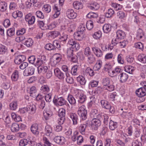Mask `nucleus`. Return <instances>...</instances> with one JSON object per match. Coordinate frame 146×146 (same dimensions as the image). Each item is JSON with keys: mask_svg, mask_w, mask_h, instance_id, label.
<instances>
[{"mask_svg": "<svg viewBox=\"0 0 146 146\" xmlns=\"http://www.w3.org/2000/svg\"><path fill=\"white\" fill-rule=\"evenodd\" d=\"M102 84L103 86L102 88L110 92L114 90V86L111 83L110 79L108 78H104L102 80Z\"/></svg>", "mask_w": 146, "mask_h": 146, "instance_id": "1", "label": "nucleus"}, {"mask_svg": "<svg viewBox=\"0 0 146 146\" xmlns=\"http://www.w3.org/2000/svg\"><path fill=\"white\" fill-rule=\"evenodd\" d=\"M86 106L84 105L81 106L78 109V114L81 119L83 120H86L87 118V111Z\"/></svg>", "mask_w": 146, "mask_h": 146, "instance_id": "2", "label": "nucleus"}, {"mask_svg": "<svg viewBox=\"0 0 146 146\" xmlns=\"http://www.w3.org/2000/svg\"><path fill=\"white\" fill-rule=\"evenodd\" d=\"M76 98L80 103H84L86 100V96L83 94V91L81 90H78L76 92Z\"/></svg>", "mask_w": 146, "mask_h": 146, "instance_id": "3", "label": "nucleus"}, {"mask_svg": "<svg viewBox=\"0 0 146 146\" xmlns=\"http://www.w3.org/2000/svg\"><path fill=\"white\" fill-rule=\"evenodd\" d=\"M58 115L60 118L58 119L59 123L60 124H63L65 120V116L66 114V110L63 108L59 110Z\"/></svg>", "mask_w": 146, "mask_h": 146, "instance_id": "4", "label": "nucleus"}, {"mask_svg": "<svg viewBox=\"0 0 146 146\" xmlns=\"http://www.w3.org/2000/svg\"><path fill=\"white\" fill-rule=\"evenodd\" d=\"M53 102L54 104L58 106L64 105L65 104L66 101L63 97H54L53 100Z\"/></svg>", "mask_w": 146, "mask_h": 146, "instance_id": "5", "label": "nucleus"}, {"mask_svg": "<svg viewBox=\"0 0 146 146\" xmlns=\"http://www.w3.org/2000/svg\"><path fill=\"white\" fill-rule=\"evenodd\" d=\"M101 125V122L100 119L94 118L91 121V126L92 129L95 130L98 129V127Z\"/></svg>", "mask_w": 146, "mask_h": 146, "instance_id": "6", "label": "nucleus"}, {"mask_svg": "<svg viewBox=\"0 0 146 146\" xmlns=\"http://www.w3.org/2000/svg\"><path fill=\"white\" fill-rule=\"evenodd\" d=\"M25 20L28 22L29 25H32L35 23V16L33 15L32 14L30 13L25 15Z\"/></svg>", "mask_w": 146, "mask_h": 146, "instance_id": "7", "label": "nucleus"}, {"mask_svg": "<svg viewBox=\"0 0 146 146\" xmlns=\"http://www.w3.org/2000/svg\"><path fill=\"white\" fill-rule=\"evenodd\" d=\"M46 58L44 55L39 56L36 58L35 63V65L37 66H40L44 63V61L46 60Z\"/></svg>", "mask_w": 146, "mask_h": 146, "instance_id": "8", "label": "nucleus"}, {"mask_svg": "<svg viewBox=\"0 0 146 146\" xmlns=\"http://www.w3.org/2000/svg\"><path fill=\"white\" fill-rule=\"evenodd\" d=\"M136 95L140 97L139 100L143 97L146 95V88L144 87H141L137 89L136 91Z\"/></svg>", "mask_w": 146, "mask_h": 146, "instance_id": "9", "label": "nucleus"}, {"mask_svg": "<svg viewBox=\"0 0 146 146\" xmlns=\"http://www.w3.org/2000/svg\"><path fill=\"white\" fill-rule=\"evenodd\" d=\"M54 73L55 76L60 79H63L65 77L64 74L61 72L58 68L54 69Z\"/></svg>", "mask_w": 146, "mask_h": 146, "instance_id": "10", "label": "nucleus"}, {"mask_svg": "<svg viewBox=\"0 0 146 146\" xmlns=\"http://www.w3.org/2000/svg\"><path fill=\"white\" fill-rule=\"evenodd\" d=\"M122 69L118 67H116L113 70H112L110 73V76L113 77L121 73Z\"/></svg>", "mask_w": 146, "mask_h": 146, "instance_id": "11", "label": "nucleus"}, {"mask_svg": "<svg viewBox=\"0 0 146 146\" xmlns=\"http://www.w3.org/2000/svg\"><path fill=\"white\" fill-rule=\"evenodd\" d=\"M45 134L50 137L53 135V133L52 127L49 125L46 126L45 128Z\"/></svg>", "mask_w": 146, "mask_h": 146, "instance_id": "12", "label": "nucleus"}, {"mask_svg": "<svg viewBox=\"0 0 146 146\" xmlns=\"http://www.w3.org/2000/svg\"><path fill=\"white\" fill-rule=\"evenodd\" d=\"M54 14L53 15L52 18H57L60 13V8L56 5H54L53 7Z\"/></svg>", "mask_w": 146, "mask_h": 146, "instance_id": "13", "label": "nucleus"}, {"mask_svg": "<svg viewBox=\"0 0 146 146\" xmlns=\"http://www.w3.org/2000/svg\"><path fill=\"white\" fill-rule=\"evenodd\" d=\"M25 56L23 55H18L15 57L14 62L16 64H20L25 60Z\"/></svg>", "mask_w": 146, "mask_h": 146, "instance_id": "14", "label": "nucleus"}, {"mask_svg": "<svg viewBox=\"0 0 146 146\" xmlns=\"http://www.w3.org/2000/svg\"><path fill=\"white\" fill-rule=\"evenodd\" d=\"M66 15L67 17L69 19H74L77 16V13L72 9H68L66 12Z\"/></svg>", "mask_w": 146, "mask_h": 146, "instance_id": "15", "label": "nucleus"}, {"mask_svg": "<svg viewBox=\"0 0 146 146\" xmlns=\"http://www.w3.org/2000/svg\"><path fill=\"white\" fill-rule=\"evenodd\" d=\"M92 51L95 55L98 57H100L103 55L102 51L98 48L94 47H93L92 49Z\"/></svg>", "mask_w": 146, "mask_h": 146, "instance_id": "16", "label": "nucleus"}, {"mask_svg": "<svg viewBox=\"0 0 146 146\" xmlns=\"http://www.w3.org/2000/svg\"><path fill=\"white\" fill-rule=\"evenodd\" d=\"M128 78V75L125 73H121L118 76V78L121 83L125 82Z\"/></svg>", "mask_w": 146, "mask_h": 146, "instance_id": "17", "label": "nucleus"}, {"mask_svg": "<svg viewBox=\"0 0 146 146\" xmlns=\"http://www.w3.org/2000/svg\"><path fill=\"white\" fill-rule=\"evenodd\" d=\"M31 130L34 134L38 135L39 133L38 124L37 123L33 124L31 127Z\"/></svg>", "mask_w": 146, "mask_h": 146, "instance_id": "18", "label": "nucleus"}, {"mask_svg": "<svg viewBox=\"0 0 146 146\" xmlns=\"http://www.w3.org/2000/svg\"><path fill=\"white\" fill-rule=\"evenodd\" d=\"M27 111L31 114H33L35 112L36 110L35 105L32 104H30L27 106Z\"/></svg>", "mask_w": 146, "mask_h": 146, "instance_id": "19", "label": "nucleus"}, {"mask_svg": "<svg viewBox=\"0 0 146 146\" xmlns=\"http://www.w3.org/2000/svg\"><path fill=\"white\" fill-rule=\"evenodd\" d=\"M54 141L57 144L62 145L65 142V139L62 136H56L54 138Z\"/></svg>", "mask_w": 146, "mask_h": 146, "instance_id": "20", "label": "nucleus"}, {"mask_svg": "<svg viewBox=\"0 0 146 146\" xmlns=\"http://www.w3.org/2000/svg\"><path fill=\"white\" fill-rule=\"evenodd\" d=\"M98 118L100 119V120H103V122L105 124H107L108 123L109 117L107 114L104 113L98 114Z\"/></svg>", "mask_w": 146, "mask_h": 146, "instance_id": "21", "label": "nucleus"}, {"mask_svg": "<svg viewBox=\"0 0 146 146\" xmlns=\"http://www.w3.org/2000/svg\"><path fill=\"white\" fill-rule=\"evenodd\" d=\"M69 116L73 121V124L76 125L78 120V116L75 113H71L69 114Z\"/></svg>", "mask_w": 146, "mask_h": 146, "instance_id": "22", "label": "nucleus"}, {"mask_svg": "<svg viewBox=\"0 0 146 146\" xmlns=\"http://www.w3.org/2000/svg\"><path fill=\"white\" fill-rule=\"evenodd\" d=\"M84 34L77 31L74 33V38L78 40H81L84 37Z\"/></svg>", "mask_w": 146, "mask_h": 146, "instance_id": "23", "label": "nucleus"}, {"mask_svg": "<svg viewBox=\"0 0 146 146\" xmlns=\"http://www.w3.org/2000/svg\"><path fill=\"white\" fill-rule=\"evenodd\" d=\"M48 70V68L46 66L44 65L39 66L38 68V73L44 74Z\"/></svg>", "mask_w": 146, "mask_h": 146, "instance_id": "24", "label": "nucleus"}, {"mask_svg": "<svg viewBox=\"0 0 146 146\" xmlns=\"http://www.w3.org/2000/svg\"><path fill=\"white\" fill-rule=\"evenodd\" d=\"M118 126L117 122H114L112 120H110L109 124V128L111 130H114Z\"/></svg>", "mask_w": 146, "mask_h": 146, "instance_id": "25", "label": "nucleus"}, {"mask_svg": "<svg viewBox=\"0 0 146 146\" xmlns=\"http://www.w3.org/2000/svg\"><path fill=\"white\" fill-rule=\"evenodd\" d=\"M112 66L110 63H106L104 66V70L108 72L109 75L110 76V73L111 71Z\"/></svg>", "mask_w": 146, "mask_h": 146, "instance_id": "26", "label": "nucleus"}, {"mask_svg": "<svg viewBox=\"0 0 146 146\" xmlns=\"http://www.w3.org/2000/svg\"><path fill=\"white\" fill-rule=\"evenodd\" d=\"M25 40L24 44L27 47H31L34 42L33 40L31 38H25L24 40Z\"/></svg>", "mask_w": 146, "mask_h": 146, "instance_id": "27", "label": "nucleus"}, {"mask_svg": "<svg viewBox=\"0 0 146 146\" xmlns=\"http://www.w3.org/2000/svg\"><path fill=\"white\" fill-rule=\"evenodd\" d=\"M102 64V62L100 60H98L96 63L93 67V69L94 70H99L101 68Z\"/></svg>", "mask_w": 146, "mask_h": 146, "instance_id": "28", "label": "nucleus"}, {"mask_svg": "<svg viewBox=\"0 0 146 146\" xmlns=\"http://www.w3.org/2000/svg\"><path fill=\"white\" fill-rule=\"evenodd\" d=\"M144 35V33L141 29H139L137 30L136 34V38L137 39H141Z\"/></svg>", "mask_w": 146, "mask_h": 146, "instance_id": "29", "label": "nucleus"}, {"mask_svg": "<svg viewBox=\"0 0 146 146\" xmlns=\"http://www.w3.org/2000/svg\"><path fill=\"white\" fill-rule=\"evenodd\" d=\"M19 72L17 70L13 72L11 76V79L13 81H16L19 77Z\"/></svg>", "mask_w": 146, "mask_h": 146, "instance_id": "30", "label": "nucleus"}, {"mask_svg": "<svg viewBox=\"0 0 146 146\" xmlns=\"http://www.w3.org/2000/svg\"><path fill=\"white\" fill-rule=\"evenodd\" d=\"M19 124L16 123H13L12 124L11 129L13 132H16L19 130Z\"/></svg>", "mask_w": 146, "mask_h": 146, "instance_id": "31", "label": "nucleus"}, {"mask_svg": "<svg viewBox=\"0 0 146 146\" xmlns=\"http://www.w3.org/2000/svg\"><path fill=\"white\" fill-rule=\"evenodd\" d=\"M77 81L81 85H84L86 82L85 78L82 76H79L77 78Z\"/></svg>", "mask_w": 146, "mask_h": 146, "instance_id": "32", "label": "nucleus"}, {"mask_svg": "<svg viewBox=\"0 0 146 146\" xmlns=\"http://www.w3.org/2000/svg\"><path fill=\"white\" fill-rule=\"evenodd\" d=\"M42 10L44 12L46 13H48L51 11V6L48 4H46L42 7Z\"/></svg>", "mask_w": 146, "mask_h": 146, "instance_id": "33", "label": "nucleus"}, {"mask_svg": "<svg viewBox=\"0 0 146 146\" xmlns=\"http://www.w3.org/2000/svg\"><path fill=\"white\" fill-rule=\"evenodd\" d=\"M88 7L90 9L94 10H96L100 8L99 5L97 3L95 2L91 4Z\"/></svg>", "mask_w": 146, "mask_h": 146, "instance_id": "34", "label": "nucleus"}, {"mask_svg": "<svg viewBox=\"0 0 146 146\" xmlns=\"http://www.w3.org/2000/svg\"><path fill=\"white\" fill-rule=\"evenodd\" d=\"M23 15L22 13L19 11H15L12 14V16L15 19H16L17 17L21 18L23 16Z\"/></svg>", "mask_w": 146, "mask_h": 146, "instance_id": "35", "label": "nucleus"}, {"mask_svg": "<svg viewBox=\"0 0 146 146\" xmlns=\"http://www.w3.org/2000/svg\"><path fill=\"white\" fill-rule=\"evenodd\" d=\"M101 104L103 108L105 109H109L110 107V105L109 103L107 101L102 100L101 101Z\"/></svg>", "mask_w": 146, "mask_h": 146, "instance_id": "36", "label": "nucleus"}, {"mask_svg": "<svg viewBox=\"0 0 146 146\" xmlns=\"http://www.w3.org/2000/svg\"><path fill=\"white\" fill-rule=\"evenodd\" d=\"M138 60L141 62L145 63H146V55L143 54H141L138 56Z\"/></svg>", "mask_w": 146, "mask_h": 146, "instance_id": "37", "label": "nucleus"}, {"mask_svg": "<svg viewBox=\"0 0 146 146\" xmlns=\"http://www.w3.org/2000/svg\"><path fill=\"white\" fill-rule=\"evenodd\" d=\"M7 3L5 1H0V11L4 12L7 9Z\"/></svg>", "mask_w": 146, "mask_h": 146, "instance_id": "38", "label": "nucleus"}, {"mask_svg": "<svg viewBox=\"0 0 146 146\" xmlns=\"http://www.w3.org/2000/svg\"><path fill=\"white\" fill-rule=\"evenodd\" d=\"M86 127V124H80L78 127V129L82 135L85 134V131Z\"/></svg>", "mask_w": 146, "mask_h": 146, "instance_id": "39", "label": "nucleus"}, {"mask_svg": "<svg viewBox=\"0 0 146 146\" xmlns=\"http://www.w3.org/2000/svg\"><path fill=\"white\" fill-rule=\"evenodd\" d=\"M103 29L104 33H108L111 31V26L109 24H105L103 27Z\"/></svg>", "mask_w": 146, "mask_h": 146, "instance_id": "40", "label": "nucleus"}, {"mask_svg": "<svg viewBox=\"0 0 146 146\" xmlns=\"http://www.w3.org/2000/svg\"><path fill=\"white\" fill-rule=\"evenodd\" d=\"M78 66L77 65H74L72 68L71 73L73 76H76L78 75Z\"/></svg>", "mask_w": 146, "mask_h": 146, "instance_id": "41", "label": "nucleus"}, {"mask_svg": "<svg viewBox=\"0 0 146 146\" xmlns=\"http://www.w3.org/2000/svg\"><path fill=\"white\" fill-rule=\"evenodd\" d=\"M67 100L71 105L74 104L76 103L75 98L70 94H68L67 97Z\"/></svg>", "mask_w": 146, "mask_h": 146, "instance_id": "42", "label": "nucleus"}, {"mask_svg": "<svg viewBox=\"0 0 146 146\" xmlns=\"http://www.w3.org/2000/svg\"><path fill=\"white\" fill-rule=\"evenodd\" d=\"M86 57H87V61L89 64H92L95 61V57L92 54L87 56Z\"/></svg>", "mask_w": 146, "mask_h": 146, "instance_id": "43", "label": "nucleus"}, {"mask_svg": "<svg viewBox=\"0 0 146 146\" xmlns=\"http://www.w3.org/2000/svg\"><path fill=\"white\" fill-rule=\"evenodd\" d=\"M17 101H13L9 105L10 109L13 110L16 109L17 108Z\"/></svg>", "mask_w": 146, "mask_h": 146, "instance_id": "44", "label": "nucleus"}, {"mask_svg": "<svg viewBox=\"0 0 146 146\" xmlns=\"http://www.w3.org/2000/svg\"><path fill=\"white\" fill-rule=\"evenodd\" d=\"M30 96L33 97H35L36 96V89L35 86H32L29 92Z\"/></svg>", "mask_w": 146, "mask_h": 146, "instance_id": "45", "label": "nucleus"}, {"mask_svg": "<svg viewBox=\"0 0 146 146\" xmlns=\"http://www.w3.org/2000/svg\"><path fill=\"white\" fill-rule=\"evenodd\" d=\"M117 37L120 39H123L125 36V33L121 30H118L116 32Z\"/></svg>", "mask_w": 146, "mask_h": 146, "instance_id": "46", "label": "nucleus"}, {"mask_svg": "<svg viewBox=\"0 0 146 146\" xmlns=\"http://www.w3.org/2000/svg\"><path fill=\"white\" fill-rule=\"evenodd\" d=\"M132 114L131 112L123 111L121 114V116L123 118H129L131 117Z\"/></svg>", "mask_w": 146, "mask_h": 146, "instance_id": "47", "label": "nucleus"}, {"mask_svg": "<svg viewBox=\"0 0 146 146\" xmlns=\"http://www.w3.org/2000/svg\"><path fill=\"white\" fill-rule=\"evenodd\" d=\"M73 5L74 7L77 9H82L83 7L82 4L78 1L74 2L73 3Z\"/></svg>", "mask_w": 146, "mask_h": 146, "instance_id": "48", "label": "nucleus"}, {"mask_svg": "<svg viewBox=\"0 0 146 146\" xmlns=\"http://www.w3.org/2000/svg\"><path fill=\"white\" fill-rule=\"evenodd\" d=\"M134 70V68L131 66H127L125 67V71L130 74L132 73Z\"/></svg>", "mask_w": 146, "mask_h": 146, "instance_id": "49", "label": "nucleus"}, {"mask_svg": "<svg viewBox=\"0 0 146 146\" xmlns=\"http://www.w3.org/2000/svg\"><path fill=\"white\" fill-rule=\"evenodd\" d=\"M44 117L46 120L48 119L52 115V113L49 111H46L45 110L43 112Z\"/></svg>", "mask_w": 146, "mask_h": 146, "instance_id": "50", "label": "nucleus"}, {"mask_svg": "<svg viewBox=\"0 0 146 146\" xmlns=\"http://www.w3.org/2000/svg\"><path fill=\"white\" fill-rule=\"evenodd\" d=\"M98 110L96 109L92 110L90 113V116L92 117L98 118Z\"/></svg>", "mask_w": 146, "mask_h": 146, "instance_id": "51", "label": "nucleus"}, {"mask_svg": "<svg viewBox=\"0 0 146 146\" xmlns=\"http://www.w3.org/2000/svg\"><path fill=\"white\" fill-rule=\"evenodd\" d=\"M7 52V49L6 46L2 45L0 46V54H3Z\"/></svg>", "mask_w": 146, "mask_h": 146, "instance_id": "52", "label": "nucleus"}, {"mask_svg": "<svg viewBox=\"0 0 146 146\" xmlns=\"http://www.w3.org/2000/svg\"><path fill=\"white\" fill-rule=\"evenodd\" d=\"M54 59L56 61H55V63H58L61 60L62 56L59 54L56 53L54 55Z\"/></svg>", "mask_w": 146, "mask_h": 146, "instance_id": "53", "label": "nucleus"}, {"mask_svg": "<svg viewBox=\"0 0 146 146\" xmlns=\"http://www.w3.org/2000/svg\"><path fill=\"white\" fill-rule=\"evenodd\" d=\"M40 90L42 92L46 93L49 91L50 88L48 86L44 85L41 87Z\"/></svg>", "mask_w": 146, "mask_h": 146, "instance_id": "54", "label": "nucleus"}, {"mask_svg": "<svg viewBox=\"0 0 146 146\" xmlns=\"http://www.w3.org/2000/svg\"><path fill=\"white\" fill-rule=\"evenodd\" d=\"M98 15L97 13L92 12H90L87 14L86 17L89 18H95L98 17Z\"/></svg>", "mask_w": 146, "mask_h": 146, "instance_id": "55", "label": "nucleus"}, {"mask_svg": "<svg viewBox=\"0 0 146 146\" xmlns=\"http://www.w3.org/2000/svg\"><path fill=\"white\" fill-rule=\"evenodd\" d=\"M86 26L87 29L89 30H90L93 27V22L91 21H88L86 23Z\"/></svg>", "mask_w": 146, "mask_h": 146, "instance_id": "56", "label": "nucleus"}, {"mask_svg": "<svg viewBox=\"0 0 146 146\" xmlns=\"http://www.w3.org/2000/svg\"><path fill=\"white\" fill-rule=\"evenodd\" d=\"M73 50L72 48H68L66 51V52L67 56L68 58L69 57H71L73 54Z\"/></svg>", "mask_w": 146, "mask_h": 146, "instance_id": "57", "label": "nucleus"}, {"mask_svg": "<svg viewBox=\"0 0 146 146\" xmlns=\"http://www.w3.org/2000/svg\"><path fill=\"white\" fill-rule=\"evenodd\" d=\"M35 68L33 66H30L28 68L27 72V75L26 76H29L33 75L34 73Z\"/></svg>", "mask_w": 146, "mask_h": 146, "instance_id": "58", "label": "nucleus"}, {"mask_svg": "<svg viewBox=\"0 0 146 146\" xmlns=\"http://www.w3.org/2000/svg\"><path fill=\"white\" fill-rule=\"evenodd\" d=\"M102 36V33L100 31L95 32L93 35V37L95 39H98L100 38Z\"/></svg>", "mask_w": 146, "mask_h": 146, "instance_id": "59", "label": "nucleus"}, {"mask_svg": "<svg viewBox=\"0 0 146 146\" xmlns=\"http://www.w3.org/2000/svg\"><path fill=\"white\" fill-rule=\"evenodd\" d=\"M2 86L3 88L5 89H8L10 87V81L9 80L4 82L2 84Z\"/></svg>", "mask_w": 146, "mask_h": 146, "instance_id": "60", "label": "nucleus"}, {"mask_svg": "<svg viewBox=\"0 0 146 146\" xmlns=\"http://www.w3.org/2000/svg\"><path fill=\"white\" fill-rule=\"evenodd\" d=\"M114 13V11L112 9H108V12L106 13L105 16L107 18L110 17Z\"/></svg>", "mask_w": 146, "mask_h": 146, "instance_id": "61", "label": "nucleus"}, {"mask_svg": "<svg viewBox=\"0 0 146 146\" xmlns=\"http://www.w3.org/2000/svg\"><path fill=\"white\" fill-rule=\"evenodd\" d=\"M68 31L71 32H72L75 28V25L74 23H70L68 24Z\"/></svg>", "mask_w": 146, "mask_h": 146, "instance_id": "62", "label": "nucleus"}, {"mask_svg": "<svg viewBox=\"0 0 146 146\" xmlns=\"http://www.w3.org/2000/svg\"><path fill=\"white\" fill-rule=\"evenodd\" d=\"M86 72L87 74H88L90 76H92L94 75V71L89 67L86 68Z\"/></svg>", "mask_w": 146, "mask_h": 146, "instance_id": "63", "label": "nucleus"}, {"mask_svg": "<svg viewBox=\"0 0 146 146\" xmlns=\"http://www.w3.org/2000/svg\"><path fill=\"white\" fill-rule=\"evenodd\" d=\"M42 140L44 144V146H51V143L46 137H43Z\"/></svg>", "mask_w": 146, "mask_h": 146, "instance_id": "64", "label": "nucleus"}]
</instances>
